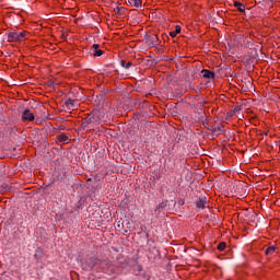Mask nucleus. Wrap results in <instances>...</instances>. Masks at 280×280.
<instances>
[{
	"mask_svg": "<svg viewBox=\"0 0 280 280\" xmlns=\"http://www.w3.org/2000/svg\"><path fill=\"white\" fill-rule=\"evenodd\" d=\"M275 250H277V247L275 246H269L267 249H266V255H272L275 253Z\"/></svg>",
	"mask_w": 280,
	"mask_h": 280,
	"instance_id": "9d476101",
	"label": "nucleus"
},
{
	"mask_svg": "<svg viewBox=\"0 0 280 280\" xmlns=\"http://www.w3.org/2000/svg\"><path fill=\"white\" fill-rule=\"evenodd\" d=\"M128 4L131 5V8H141L143 0H128Z\"/></svg>",
	"mask_w": 280,
	"mask_h": 280,
	"instance_id": "20e7f679",
	"label": "nucleus"
},
{
	"mask_svg": "<svg viewBox=\"0 0 280 280\" xmlns=\"http://www.w3.org/2000/svg\"><path fill=\"white\" fill-rule=\"evenodd\" d=\"M196 207L198 209H205V207H207V197H202L199 200H197Z\"/></svg>",
	"mask_w": 280,
	"mask_h": 280,
	"instance_id": "7ed1b4c3",
	"label": "nucleus"
},
{
	"mask_svg": "<svg viewBox=\"0 0 280 280\" xmlns=\"http://www.w3.org/2000/svg\"><path fill=\"white\" fill-rule=\"evenodd\" d=\"M122 67H125V69H129V67L131 66L130 62H126V61H121Z\"/></svg>",
	"mask_w": 280,
	"mask_h": 280,
	"instance_id": "f8f14e48",
	"label": "nucleus"
},
{
	"mask_svg": "<svg viewBox=\"0 0 280 280\" xmlns=\"http://www.w3.org/2000/svg\"><path fill=\"white\" fill-rule=\"evenodd\" d=\"M30 38V33L27 31H11L7 33L8 43H23Z\"/></svg>",
	"mask_w": 280,
	"mask_h": 280,
	"instance_id": "f257e3e1",
	"label": "nucleus"
},
{
	"mask_svg": "<svg viewBox=\"0 0 280 280\" xmlns=\"http://www.w3.org/2000/svg\"><path fill=\"white\" fill-rule=\"evenodd\" d=\"M234 8L238 10V12H245L246 11V5L242 4V2L235 1L234 2Z\"/></svg>",
	"mask_w": 280,
	"mask_h": 280,
	"instance_id": "0eeeda50",
	"label": "nucleus"
},
{
	"mask_svg": "<svg viewBox=\"0 0 280 280\" xmlns=\"http://www.w3.org/2000/svg\"><path fill=\"white\" fill-rule=\"evenodd\" d=\"M178 34H180V26H179V25H176V26H175V30L170 33V36H171L172 38H176V36H178Z\"/></svg>",
	"mask_w": 280,
	"mask_h": 280,
	"instance_id": "6e6552de",
	"label": "nucleus"
},
{
	"mask_svg": "<svg viewBox=\"0 0 280 280\" xmlns=\"http://www.w3.org/2000/svg\"><path fill=\"white\" fill-rule=\"evenodd\" d=\"M201 73L203 78H207L209 80H213V78H215V73H213V71L210 70H202Z\"/></svg>",
	"mask_w": 280,
	"mask_h": 280,
	"instance_id": "423d86ee",
	"label": "nucleus"
},
{
	"mask_svg": "<svg viewBox=\"0 0 280 280\" xmlns=\"http://www.w3.org/2000/svg\"><path fill=\"white\" fill-rule=\"evenodd\" d=\"M23 121H34V114L30 109H25L22 114Z\"/></svg>",
	"mask_w": 280,
	"mask_h": 280,
	"instance_id": "f03ea898",
	"label": "nucleus"
},
{
	"mask_svg": "<svg viewBox=\"0 0 280 280\" xmlns=\"http://www.w3.org/2000/svg\"><path fill=\"white\" fill-rule=\"evenodd\" d=\"M226 248V243L222 242L218 245V250H224Z\"/></svg>",
	"mask_w": 280,
	"mask_h": 280,
	"instance_id": "9b49d317",
	"label": "nucleus"
},
{
	"mask_svg": "<svg viewBox=\"0 0 280 280\" xmlns=\"http://www.w3.org/2000/svg\"><path fill=\"white\" fill-rule=\"evenodd\" d=\"M92 49H94V56L100 58V56H103L104 50L100 49V45L98 44H94L92 46Z\"/></svg>",
	"mask_w": 280,
	"mask_h": 280,
	"instance_id": "39448f33",
	"label": "nucleus"
},
{
	"mask_svg": "<svg viewBox=\"0 0 280 280\" xmlns=\"http://www.w3.org/2000/svg\"><path fill=\"white\" fill-rule=\"evenodd\" d=\"M66 106H67L68 108H75V101H74V100H71V98L67 100V101H66Z\"/></svg>",
	"mask_w": 280,
	"mask_h": 280,
	"instance_id": "1a4fd4ad",
	"label": "nucleus"
}]
</instances>
